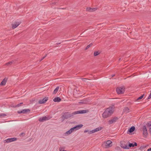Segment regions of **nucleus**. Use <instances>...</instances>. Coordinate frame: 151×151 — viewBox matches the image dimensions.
I'll return each instance as SVG.
<instances>
[{
  "mask_svg": "<svg viewBox=\"0 0 151 151\" xmlns=\"http://www.w3.org/2000/svg\"><path fill=\"white\" fill-rule=\"evenodd\" d=\"M114 106L106 108L102 114L103 118H106L110 116L114 111Z\"/></svg>",
  "mask_w": 151,
  "mask_h": 151,
  "instance_id": "1",
  "label": "nucleus"
},
{
  "mask_svg": "<svg viewBox=\"0 0 151 151\" xmlns=\"http://www.w3.org/2000/svg\"><path fill=\"white\" fill-rule=\"evenodd\" d=\"M83 126V125L82 124H80L76 126L71 128L69 131L66 132L65 133V135L66 136H68L70 134L74 131L78 130L81 128Z\"/></svg>",
  "mask_w": 151,
  "mask_h": 151,
  "instance_id": "2",
  "label": "nucleus"
},
{
  "mask_svg": "<svg viewBox=\"0 0 151 151\" xmlns=\"http://www.w3.org/2000/svg\"><path fill=\"white\" fill-rule=\"evenodd\" d=\"M102 127H99L96 128L95 129L92 130L91 131H89L88 129H86L84 131V132H88L89 134H91L101 130L102 129Z\"/></svg>",
  "mask_w": 151,
  "mask_h": 151,
  "instance_id": "3",
  "label": "nucleus"
},
{
  "mask_svg": "<svg viewBox=\"0 0 151 151\" xmlns=\"http://www.w3.org/2000/svg\"><path fill=\"white\" fill-rule=\"evenodd\" d=\"M103 146L105 148L110 147L112 146V142L110 140L105 141L104 142Z\"/></svg>",
  "mask_w": 151,
  "mask_h": 151,
  "instance_id": "4",
  "label": "nucleus"
},
{
  "mask_svg": "<svg viewBox=\"0 0 151 151\" xmlns=\"http://www.w3.org/2000/svg\"><path fill=\"white\" fill-rule=\"evenodd\" d=\"M75 115L74 112L71 113H70L68 112H65L64 114L62 116V117L65 119H68L70 117H73Z\"/></svg>",
  "mask_w": 151,
  "mask_h": 151,
  "instance_id": "5",
  "label": "nucleus"
},
{
  "mask_svg": "<svg viewBox=\"0 0 151 151\" xmlns=\"http://www.w3.org/2000/svg\"><path fill=\"white\" fill-rule=\"evenodd\" d=\"M51 118L49 116H45L40 117L39 120L40 122H43L47 120L50 119Z\"/></svg>",
  "mask_w": 151,
  "mask_h": 151,
  "instance_id": "6",
  "label": "nucleus"
},
{
  "mask_svg": "<svg viewBox=\"0 0 151 151\" xmlns=\"http://www.w3.org/2000/svg\"><path fill=\"white\" fill-rule=\"evenodd\" d=\"M17 138L15 137H14L10 138H8L6 139L4 141V143H9L12 142H13L17 140Z\"/></svg>",
  "mask_w": 151,
  "mask_h": 151,
  "instance_id": "7",
  "label": "nucleus"
},
{
  "mask_svg": "<svg viewBox=\"0 0 151 151\" xmlns=\"http://www.w3.org/2000/svg\"><path fill=\"white\" fill-rule=\"evenodd\" d=\"M30 110L29 109H24L18 111L17 113L19 114H26L29 113L30 112Z\"/></svg>",
  "mask_w": 151,
  "mask_h": 151,
  "instance_id": "8",
  "label": "nucleus"
},
{
  "mask_svg": "<svg viewBox=\"0 0 151 151\" xmlns=\"http://www.w3.org/2000/svg\"><path fill=\"white\" fill-rule=\"evenodd\" d=\"M124 91V89L121 87L118 88L116 89V91L118 94H122Z\"/></svg>",
  "mask_w": 151,
  "mask_h": 151,
  "instance_id": "9",
  "label": "nucleus"
},
{
  "mask_svg": "<svg viewBox=\"0 0 151 151\" xmlns=\"http://www.w3.org/2000/svg\"><path fill=\"white\" fill-rule=\"evenodd\" d=\"M88 111V110H83L74 112L75 115L78 114L86 113Z\"/></svg>",
  "mask_w": 151,
  "mask_h": 151,
  "instance_id": "10",
  "label": "nucleus"
},
{
  "mask_svg": "<svg viewBox=\"0 0 151 151\" xmlns=\"http://www.w3.org/2000/svg\"><path fill=\"white\" fill-rule=\"evenodd\" d=\"M48 97H46L38 101L39 104H43L45 103L48 100Z\"/></svg>",
  "mask_w": 151,
  "mask_h": 151,
  "instance_id": "11",
  "label": "nucleus"
},
{
  "mask_svg": "<svg viewBox=\"0 0 151 151\" xmlns=\"http://www.w3.org/2000/svg\"><path fill=\"white\" fill-rule=\"evenodd\" d=\"M137 144L136 142H135L134 144L129 143V146H126V147H124L123 148L125 149H129V147H134V146H137Z\"/></svg>",
  "mask_w": 151,
  "mask_h": 151,
  "instance_id": "12",
  "label": "nucleus"
},
{
  "mask_svg": "<svg viewBox=\"0 0 151 151\" xmlns=\"http://www.w3.org/2000/svg\"><path fill=\"white\" fill-rule=\"evenodd\" d=\"M20 22H15L14 23L12 24V28L14 29L18 26L20 24Z\"/></svg>",
  "mask_w": 151,
  "mask_h": 151,
  "instance_id": "13",
  "label": "nucleus"
},
{
  "mask_svg": "<svg viewBox=\"0 0 151 151\" xmlns=\"http://www.w3.org/2000/svg\"><path fill=\"white\" fill-rule=\"evenodd\" d=\"M96 9L97 8H87L86 9V11L89 12H92L96 11Z\"/></svg>",
  "mask_w": 151,
  "mask_h": 151,
  "instance_id": "14",
  "label": "nucleus"
},
{
  "mask_svg": "<svg viewBox=\"0 0 151 151\" xmlns=\"http://www.w3.org/2000/svg\"><path fill=\"white\" fill-rule=\"evenodd\" d=\"M118 118L116 117H114L111 120L109 121V123H114L116 122L118 119Z\"/></svg>",
  "mask_w": 151,
  "mask_h": 151,
  "instance_id": "15",
  "label": "nucleus"
},
{
  "mask_svg": "<svg viewBox=\"0 0 151 151\" xmlns=\"http://www.w3.org/2000/svg\"><path fill=\"white\" fill-rule=\"evenodd\" d=\"M7 79L5 78H4L1 82L0 85L4 86L6 84V83L7 81Z\"/></svg>",
  "mask_w": 151,
  "mask_h": 151,
  "instance_id": "16",
  "label": "nucleus"
},
{
  "mask_svg": "<svg viewBox=\"0 0 151 151\" xmlns=\"http://www.w3.org/2000/svg\"><path fill=\"white\" fill-rule=\"evenodd\" d=\"M135 129V127L134 126H132L128 130V131L130 133H132L134 131Z\"/></svg>",
  "mask_w": 151,
  "mask_h": 151,
  "instance_id": "17",
  "label": "nucleus"
},
{
  "mask_svg": "<svg viewBox=\"0 0 151 151\" xmlns=\"http://www.w3.org/2000/svg\"><path fill=\"white\" fill-rule=\"evenodd\" d=\"M53 101L55 102H59L61 101V99L59 97H55L53 99Z\"/></svg>",
  "mask_w": 151,
  "mask_h": 151,
  "instance_id": "18",
  "label": "nucleus"
},
{
  "mask_svg": "<svg viewBox=\"0 0 151 151\" xmlns=\"http://www.w3.org/2000/svg\"><path fill=\"white\" fill-rule=\"evenodd\" d=\"M129 109L128 107H125L124 108V109H123V112L125 113H128L129 112Z\"/></svg>",
  "mask_w": 151,
  "mask_h": 151,
  "instance_id": "19",
  "label": "nucleus"
},
{
  "mask_svg": "<svg viewBox=\"0 0 151 151\" xmlns=\"http://www.w3.org/2000/svg\"><path fill=\"white\" fill-rule=\"evenodd\" d=\"M147 126L149 128V131L150 134L151 135V123H148Z\"/></svg>",
  "mask_w": 151,
  "mask_h": 151,
  "instance_id": "20",
  "label": "nucleus"
},
{
  "mask_svg": "<svg viewBox=\"0 0 151 151\" xmlns=\"http://www.w3.org/2000/svg\"><path fill=\"white\" fill-rule=\"evenodd\" d=\"M143 136L145 137H147L148 135L147 130L143 131Z\"/></svg>",
  "mask_w": 151,
  "mask_h": 151,
  "instance_id": "21",
  "label": "nucleus"
},
{
  "mask_svg": "<svg viewBox=\"0 0 151 151\" xmlns=\"http://www.w3.org/2000/svg\"><path fill=\"white\" fill-rule=\"evenodd\" d=\"M59 89V87H57L54 90V91L53 92V93L54 94H56L58 91Z\"/></svg>",
  "mask_w": 151,
  "mask_h": 151,
  "instance_id": "22",
  "label": "nucleus"
},
{
  "mask_svg": "<svg viewBox=\"0 0 151 151\" xmlns=\"http://www.w3.org/2000/svg\"><path fill=\"white\" fill-rule=\"evenodd\" d=\"M23 104V103H21L19 104H17V105H15L13 106V107L14 108L17 107H19L21 106V104Z\"/></svg>",
  "mask_w": 151,
  "mask_h": 151,
  "instance_id": "23",
  "label": "nucleus"
},
{
  "mask_svg": "<svg viewBox=\"0 0 151 151\" xmlns=\"http://www.w3.org/2000/svg\"><path fill=\"white\" fill-rule=\"evenodd\" d=\"M100 53L98 51H95L94 52V56H96L99 55Z\"/></svg>",
  "mask_w": 151,
  "mask_h": 151,
  "instance_id": "24",
  "label": "nucleus"
},
{
  "mask_svg": "<svg viewBox=\"0 0 151 151\" xmlns=\"http://www.w3.org/2000/svg\"><path fill=\"white\" fill-rule=\"evenodd\" d=\"M144 94H143V95H141L139 97H138L137 99V101H138L139 100H140V99H142L143 97H144Z\"/></svg>",
  "mask_w": 151,
  "mask_h": 151,
  "instance_id": "25",
  "label": "nucleus"
},
{
  "mask_svg": "<svg viewBox=\"0 0 151 151\" xmlns=\"http://www.w3.org/2000/svg\"><path fill=\"white\" fill-rule=\"evenodd\" d=\"M12 63H13L12 61L9 62L7 63H6L5 64V65H6L9 66V65H11Z\"/></svg>",
  "mask_w": 151,
  "mask_h": 151,
  "instance_id": "26",
  "label": "nucleus"
},
{
  "mask_svg": "<svg viewBox=\"0 0 151 151\" xmlns=\"http://www.w3.org/2000/svg\"><path fill=\"white\" fill-rule=\"evenodd\" d=\"M92 43L90 44L89 45H88L87 46L85 50H87L91 46H92Z\"/></svg>",
  "mask_w": 151,
  "mask_h": 151,
  "instance_id": "27",
  "label": "nucleus"
},
{
  "mask_svg": "<svg viewBox=\"0 0 151 151\" xmlns=\"http://www.w3.org/2000/svg\"><path fill=\"white\" fill-rule=\"evenodd\" d=\"M6 114L4 113L0 114V118H2V117H3L5 116H6Z\"/></svg>",
  "mask_w": 151,
  "mask_h": 151,
  "instance_id": "28",
  "label": "nucleus"
},
{
  "mask_svg": "<svg viewBox=\"0 0 151 151\" xmlns=\"http://www.w3.org/2000/svg\"><path fill=\"white\" fill-rule=\"evenodd\" d=\"M142 131H145L147 130L146 127V126H143L142 127Z\"/></svg>",
  "mask_w": 151,
  "mask_h": 151,
  "instance_id": "29",
  "label": "nucleus"
},
{
  "mask_svg": "<svg viewBox=\"0 0 151 151\" xmlns=\"http://www.w3.org/2000/svg\"><path fill=\"white\" fill-rule=\"evenodd\" d=\"M24 135V133L22 132L20 134L19 136L20 137H23Z\"/></svg>",
  "mask_w": 151,
  "mask_h": 151,
  "instance_id": "30",
  "label": "nucleus"
},
{
  "mask_svg": "<svg viewBox=\"0 0 151 151\" xmlns=\"http://www.w3.org/2000/svg\"><path fill=\"white\" fill-rule=\"evenodd\" d=\"M151 98V92L150 93V94H149L148 98L147 99H150Z\"/></svg>",
  "mask_w": 151,
  "mask_h": 151,
  "instance_id": "31",
  "label": "nucleus"
},
{
  "mask_svg": "<svg viewBox=\"0 0 151 151\" xmlns=\"http://www.w3.org/2000/svg\"><path fill=\"white\" fill-rule=\"evenodd\" d=\"M47 55L46 54L41 59V60H40V61H41V60H43Z\"/></svg>",
  "mask_w": 151,
  "mask_h": 151,
  "instance_id": "32",
  "label": "nucleus"
},
{
  "mask_svg": "<svg viewBox=\"0 0 151 151\" xmlns=\"http://www.w3.org/2000/svg\"><path fill=\"white\" fill-rule=\"evenodd\" d=\"M81 79L84 81H86V80L87 79L85 78H81Z\"/></svg>",
  "mask_w": 151,
  "mask_h": 151,
  "instance_id": "33",
  "label": "nucleus"
},
{
  "mask_svg": "<svg viewBox=\"0 0 151 151\" xmlns=\"http://www.w3.org/2000/svg\"><path fill=\"white\" fill-rule=\"evenodd\" d=\"M61 42L56 43V46H57V45L60 44H61Z\"/></svg>",
  "mask_w": 151,
  "mask_h": 151,
  "instance_id": "34",
  "label": "nucleus"
},
{
  "mask_svg": "<svg viewBox=\"0 0 151 151\" xmlns=\"http://www.w3.org/2000/svg\"><path fill=\"white\" fill-rule=\"evenodd\" d=\"M147 151H151V148L148 149Z\"/></svg>",
  "mask_w": 151,
  "mask_h": 151,
  "instance_id": "35",
  "label": "nucleus"
},
{
  "mask_svg": "<svg viewBox=\"0 0 151 151\" xmlns=\"http://www.w3.org/2000/svg\"><path fill=\"white\" fill-rule=\"evenodd\" d=\"M115 76V75H111L112 77H113Z\"/></svg>",
  "mask_w": 151,
  "mask_h": 151,
  "instance_id": "36",
  "label": "nucleus"
},
{
  "mask_svg": "<svg viewBox=\"0 0 151 151\" xmlns=\"http://www.w3.org/2000/svg\"><path fill=\"white\" fill-rule=\"evenodd\" d=\"M148 123H151V121H150L148 122Z\"/></svg>",
  "mask_w": 151,
  "mask_h": 151,
  "instance_id": "37",
  "label": "nucleus"
},
{
  "mask_svg": "<svg viewBox=\"0 0 151 151\" xmlns=\"http://www.w3.org/2000/svg\"><path fill=\"white\" fill-rule=\"evenodd\" d=\"M63 151H66V150H63Z\"/></svg>",
  "mask_w": 151,
  "mask_h": 151,
  "instance_id": "38",
  "label": "nucleus"
},
{
  "mask_svg": "<svg viewBox=\"0 0 151 151\" xmlns=\"http://www.w3.org/2000/svg\"><path fill=\"white\" fill-rule=\"evenodd\" d=\"M121 60V58H120L119 59V60Z\"/></svg>",
  "mask_w": 151,
  "mask_h": 151,
  "instance_id": "39",
  "label": "nucleus"
},
{
  "mask_svg": "<svg viewBox=\"0 0 151 151\" xmlns=\"http://www.w3.org/2000/svg\"><path fill=\"white\" fill-rule=\"evenodd\" d=\"M60 151H61V150H60Z\"/></svg>",
  "mask_w": 151,
  "mask_h": 151,
  "instance_id": "40",
  "label": "nucleus"
}]
</instances>
